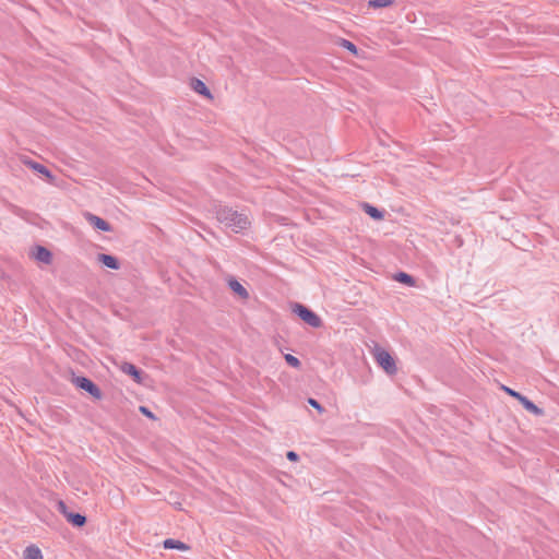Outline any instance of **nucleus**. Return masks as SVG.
Segmentation results:
<instances>
[{
    "mask_svg": "<svg viewBox=\"0 0 559 559\" xmlns=\"http://www.w3.org/2000/svg\"><path fill=\"white\" fill-rule=\"evenodd\" d=\"M215 213L217 221L226 227L231 228L235 233L245 230L250 224L246 214L239 213L228 206L218 205Z\"/></svg>",
    "mask_w": 559,
    "mask_h": 559,
    "instance_id": "1",
    "label": "nucleus"
},
{
    "mask_svg": "<svg viewBox=\"0 0 559 559\" xmlns=\"http://www.w3.org/2000/svg\"><path fill=\"white\" fill-rule=\"evenodd\" d=\"M373 357L377 364L390 376L397 372L396 364L390 353L381 347H376Z\"/></svg>",
    "mask_w": 559,
    "mask_h": 559,
    "instance_id": "2",
    "label": "nucleus"
},
{
    "mask_svg": "<svg viewBox=\"0 0 559 559\" xmlns=\"http://www.w3.org/2000/svg\"><path fill=\"white\" fill-rule=\"evenodd\" d=\"M293 311L307 324L312 328H320L322 325L321 318L312 310L301 304H295Z\"/></svg>",
    "mask_w": 559,
    "mask_h": 559,
    "instance_id": "3",
    "label": "nucleus"
},
{
    "mask_svg": "<svg viewBox=\"0 0 559 559\" xmlns=\"http://www.w3.org/2000/svg\"><path fill=\"white\" fill-rule=\"evenodd\" d=\"M73 382L75 385L84 391H86L88 394H91L93 397L99 400L102 397V391L100 389L88 378L86 377H76L74 378Z\"/></svg>",
    "mask_w": 559,
    "mask_h": 559,
    "instance_id": "4",
    "label": "nucleus"
},
{
    "mask_svg": "<svg viewBox=\"0 0 559 559\" xmlns=\"http://www.w3.org/2000/svg\"><path fill=\"white\" fill-rule=\"evenodd\" d=\"M86 221L96 229H99L102 231H111L112 230V227L111 225L106 222L105 219H103L102 217L95 215V214H92L90 212L85 213L84 214Z\"/></svg>",
    "mask_w": 559,
    "mask_h": 559,
    "instance_id": "5",
    "label": "nucleus"
},
{
    "mask_svg": "<svg viewBox=\"0 0 559 559\" xmlns=\"http://www.w3.org/2000/svg\"><path fill=\"white\" fill-rule=\"evenodd\" d=\"M121 371L132 377V379L139 383H143L142 371L131 362H123L121 365Z\"/></svg>",
    "mask_w": 559,
    "mask_h": 559,
    "instance_id": "6",
    "label": "nucleus"
},
{
    "mask_svg": "<svg viewBox=\"0 0 559 559\" xmlns=\"http://www.w3.org/2000/svg\"><path fill=\"white\" fill-rule=\"evenodd\" d=\"M33 257L38 262H41V263H45V264H50L51 261H52L51 252L47 248H45L43 246H36L35 247V250L33 252Z\"/></svg>",
    "mask_w": 559,
    "mask_h": 559,
    "instance_id": "7",
    "label": "nucleus"
},
{
    "mask_svg": "<svg viewBox=\"0 0 559 559\" xmlns=\"http://www.w3.org/2000/svg\"><path fill=\"white\" fill-rule=\"evenodd\" d=\"M97 259L100 263H103L105 266L111 269V270H118L120 267V263L118 259L114 255L106 254V253H99L97 255Z\"/></svg>",
    "mask_w": 559,
    "mask_h": 559,
    "instance_id": "8",
    "label": "nucleus"
},
{
    "mask_svg": "<svg viewBox=\"0 0 559 559\" xmlns=\"http://www.w3.org/2000/svg\"><path fill=\"white\" fill-rule=\"evenodd\" d=\"M191 87H192V90L195 93H198L200 95H203V96H205L207 98H212V94H211L209 87L205 85V83L203 81H201L199 79H195V78L192 79L191 80Z\"/></svg>",
    "mask_w": 559,
    "mask_h": 559,
    "instance_id": "9",
    "label": "nucleus"
},
{
    "mask_svg": "<svg viewBox=\"0 0 559 559\" xmlns=\"http://www.w3.org/2000/svg\"><path fill=\"white\" fill-rule=\"evenodd\" d=\"M229 288L242 299L249 297L248 290L235 278H230L228 282Z\"/></svg>",
    "mask_w": 559,
    "mask_h": 559,
    "instance_id": "10",
    "label": "nucleus"
},
{
    "mask_svg": "<svg viewBox=\"0 0 559 559\" xmlns=\"http://www.w3.org/2000/svg\"><path fill=\"white\" fill-rule=\"evenodd\" d=\"M23 559H44V556L37 546L29 545L23 551Z\"/></svg>",
    "mask_w": 559,
    "mask_h": 559,
    "instance_id": "11",
    "label": "nucleus"
},
{
    "mask_svg": "<svg viewBox=\"0 0 559 559\" xmlns=\"http://www.w3.org/2000/svg\"><path fill=\"white\" fill-rule=\"evenodd\" d=\"M163 546L165 549H178V550H188L189 546L180 540L167 538L163 542Z\"/></svg>",
    "mask_w": 559,
    "mask_h": 559,
    "instance_id": "12",
    "label": "nucleus"
},
{
    "mask_svg": "<svg viewBox=\"0 0 559 559\" xmlns=\"http://www.w3.org/2000/svg\"><path fill=\"white\" fill-rule=\"evenodd\" d=\"M26 164H27L32 169H34L35 171H37V173H39V174L44 175V176H45V177H47L50 181H52L53 176L51 175L50 170H49L46 166H44V165H41V164H39V163L33 162V160H28V162H26Z\"/></svg>",
    "mask_w": 559,
    "mask_h": 559,
    "instance_id": "13",
    "label": "nucleus"
},
{
    "mask_svg": "<svg viewBox=\"0 0 559 559\" xmlns=\"http://www.w3.org/2000/svg\"><path fill=\"white\" fill-rule=\"evenodd\" d=\"M67 520L70 522L73 526L81 527L86 523V516L82 515L80 513H69L67 514Z\"/></svg>",
    "mask_w": 559,
    "mask_h": 559,
    "instance_id": "14",
    "label": "nucleus"
},
{
    "mask_svg": "<svg viewBox=\"0 0 559 559\" xmlns=\"http://www.w3.org/2000/svg\"><path fill=\"white\" fill-rule=\"evenodd\" d=\"M364 210L373 219H382L384 216L382 211L370 205L369 203H364Z\"/></svg>",
    "mask_w": 559,
    "mask_h": 559,
    "instance_id": "15",
    "label": "nucleus"
},
{
    "mask_svg": "<svg viewBox=\"0 0 559 559\" xmlns=\"http://www.w3.org/2000/svg\"><path fill=\"white\" fill-rule=\"evenodd\" d=\"M394 280L402 283V284H405L407 286H414L415 285V278L405 273V272H399L394 275Z\"/></svg>",
    "mask_w": 559,
    "mask_h": 559,
    "instance_id": "16",
    "label": "nucleus"
},
{
    "mask_svg": "<svg viewBox=\"0 0 559 559\" xmlns=\"http://www.w3.org/2000/svg\"><path fill=\"white\" fill-rule=\"evenodd\" d=\"M523 407L528 411L530 413L540 416L544 414L543 409L539 408L537 405H535L531 400L526 399V401L523 402Z\"/></svg>",
    "mask_w": 559,
    "mask_h": 559,
    "instance_id": "17",
    "label": "nucleus"
},
{
    "mask_svg": "<svg viewBox=\"0 0 559 559\" xmlns=\"http://www.w3.org/2000/svg\"><path fill=\"white\" fill-rule=\"evenodd\" d=\"M394 0H370L368 2V5L370 8H374V9H378V8H386V7H391L392 4H394Z\"/></svg>",
    "mask_w": 559,
    "mask_h": 559,
    "instance_id": "18",
    "label": "nucleus"
},
{
    "mask_svg": "<svg viewBox=\"0 0 559 559\" xmlns=\"http://www.w3.org/2000/svg\"><path fill=\"white\" fill-rule=\"evenodd\" d=\"M341 46L346 48L348 51H350L353 55L358 53V49L356 45L347 39H342Z\"/></svg>",
    "mask_w": 559,
    "mask_h": 559,
    "instance_id": "19",
    "label": "nucleus"
},
{
    "mask_svg": "<svg viewBox=\"0 0 559 559\" xmlns=\"http://www.w3.org/2000/svg\"><path fill=\"white\" fill-rule=\"evenodd\" d=\"M285 360L290 367L294 368H299L301 365L300 360L290 354L285 355Z\"/></svg>",
    "mask_w": 559,
    "mask_h": 559,
    "instance_id": "20",
    "label": "nucleus"
},
{
    "mask_svg": "<svg viewBox=\"0 0 559 559\" xmlns=\"http://www.w3.org/2000/svg\"><path fill=\"white\" fill-rule=\"evenodd\" d=\"M58 511L61 514H63L66 519H67V514L71 513L70 511H68V507H67V504L62 500H60L58 502Z\"/></svg>",
    "mask_w": 559,
    "mask_h": 559,
    "instance_id": "21",
    "label": "nucleus"
},
{
    "mask_svg": "<svg viewBox=\"0 0 559 559\" xmlns=\"http://www.w3.org/2000/svg\"><path fill=\"white\" fill-rule=\"evenodd\" d=\"M58 511L61 514H63L66 519H67V514L71 513L70 511H68V507H67V504L62 500H60L58 502Z\"/></svg>",
    "mask_w": 559,
    "mask_h": 559,
    "instance_id": "22",
    "label": "nucleus"
},
{
    "mask_svg": "<svg viewBox=\"0 0 559 559\" xmlns=\"http://www.w3.org/2000/svg\"><path fill=\"white\" fill-rule=\"evenodd\" d=\"M308 403L314 407L316 409H318L320 413H322L324 411V408L322 407V405L314 399L310 397L308 399Z\"/></svg>",
    "mask_w": 559,
    "mask_h": 559,
    "instance_id": "23",
    "label": "nucleus"
},
{
    "mask_svg": "<svg viewBox=\"0 0 559 559\" xmlns=\"http://www.w3.org/2000/svg\"><path fill=\"white\" fill-rule=\"evenodd\" d=\"M139 409L146 417H148L151 419H156L155 415L146 406H140Z\"/></svg>",
    "mask_w": 559,
    "mask_h": 559,
    "instance_id": "24",
    "label": "nucleus"
},
{
    "mask_svg": "<svg viewBox=\"0 0 559 559\" xmlns=\"http://www.w3.org/2000/svg\"><path fill=\"white\" fill-rule=\"evenodd\" d=\"M286 457H287L289 461H292V462H296V461H298V457H299V456H298V454H297L296 452H294V451H288V452L286 453Z\"/></svg>",
    "mask_w": 559,
    "mask_h": 559,
    "instance_id": "25",
    "label": "nucleus"
},
{
    "mask_svg": "<svg viewBox=\"0 0 559 559\" xmlns=\"http://www.w3.org/2000/svg\"><path fill=\"white\" fill-rule=\"evenodd\" d=\"M502 389H503V391H504L507 394H509V395H510V396H512V397H515V396H518V394H519V392H516V391H514L513 389H510V388H508V386H504V385H503V386H502Z\"/></svg>",
    "mask_w": 559,
    "mask_h": 559,
    "instance_id": "26",
    "label": "nucleus"
},
{
    "mask_svg": "<svg viewBox=\"0 0 559 559\" xmlns=\"http://www.w3.org/2000/svg\"><path fill=\"white\" fill-rule=\"evenodd\" d=\"M514 399H516L521 404H523V402L526 401L527 397L519 393L518 396H515Z\"/></svg>",
    "mask_w": 559,
    "mask_h": 559,
    "instance_id": "27",
    "label": "nucleus"
}]
</instances>
